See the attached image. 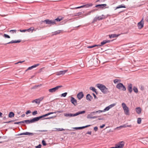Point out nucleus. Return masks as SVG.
Instances as JSON below:
<instances>
[{"label":"nucleus","mask_w":148,"mask_h":148,"mask_svg":"<svg viewBox=\"0 0 148 148\" xmlns=\"http://www.w3.org/2000/svg\"><path fill=\"white\" fill-rule=\"evenodd\" d=\"M96 86L104 94H108L110 92L108 89L105 85L102 84H97Z\"/></svg>","instance_id":"f257e3e1"},{"label":"nucleus","mask_w":148,"mask_h":148,"mask_svg":"<svg viewBox=\"0 0 148 148\" xmlns=\"http://www.w3.org/2000/svg\"><path fill=\"white\" fill-rule=\"evenodd\" d=\"M116 88L123 91H125L126 90V88L125 86L121 83H119L117 84L116 86Z\"/></svg>","instance_id":"f03ea898"},{"label":"nucleus","mask_w":148,"mask_h":148,"mask_svg":"<svg viewBox=\"0 0 148 148\" xmlns=\"http://www.w3.org/2000/svg\"><path fill=\"white\" fill-rule=\"evenodd\" d=\"M122 105L125 114L127 115H129V110L127 106L124 103H123L122 104Z\"/></svg>","instance_id":"7ed1b4c3"},{"label":"nucleus","mask_w":148,"mask_h":148,"mask_svg":"<svg viewBox=\"0 0 148 148\" xmlns=\"http://www.w3.org/2000/svg\"><path fill=\"white\" fill-rule=\"evenodd\" d=\"M43 22L46 23V24L48 25H52L55 24V21L53 20H50L49 19H47L44 20L43 21H42Z\"/></svg>","instance_id":"20e7f679"},{"label":"nucleus","mask_w":148,"mask_h":148,"mask_svg":"<svg viewBox=\"0 0 148 148\" xmlns=\"http://www.w3.org/2000/svg\"><path fill=\"white\" fill-rule=\"evenodd\" d=\"M144 21L143 18L138 23L137 26L138 29H141L143 27Z\"/></svg>","instance_id":"39448f33"},{"label":"nucleus","mask_w":148,"mask_h":148,"mask_svg":"<svg viewBox=\"0 0 148 148\" xmlns=\"http://www.w3.org/2000/svg\"><path fill=\"white\" fill-rule=\"evenodd\" d=\"M92 3H91L90 4H87L86 5H84L80 6H79L77 7H76L74 8H73V9H79L81 8H83L84 7H86V8H88L89 7L92 6Z\"/></svg>","instance_id":"423d86ee"},{"label":"nucleus","mask_w":148,"mask_h":148,"mask_svg":"<svg viewBox=\"0 0 148 148\" xmlns=\"http://www.w3.org/2000/svg\"><path fill=\"white\" fill-rule=\"evenodd\" d=\"M124 143L123 141L119 142L118 144H116L115 146L116 148H122L124 146Z\"/></svg>","instance_id":"0eeeda50"},{"label":"nucleus","mask_w":148,"mask_h":148,"mask_svg":"<svg viewBox=\"0 0 148 148\" xmlns=\"http://www.w3.org/2000/svg\"><path fill=\"white\" fill-rule=\"evenodd\" d=\"M71 102L75 106L77 104V100L73 97H71Z\"/></svg>","instance_id":"6e6552de"},{"label":"nucleus","mask_w":148,"mask_h":148,"mask_svg":"<svg viewBox=\"0 0 148 148\" xmlns=\"http://www.w3.org/2000/svg\"><path fill=\"white\" fill-rule=\"evenodd\" d=\"M106 5V4H98L95 5V7L103 9Z\"/></svg>","instance_id":"1a4fd4ad"},{"label":"nucleus","mask_w":148,"mask_h":148,"mask_svg":"<svg viewBox=\"0 0 148 148\" xmlns=\"http://www.w3.org/2000/svg\"><path fill=\"white\" fill-rule=\"evenodd\" d=\"M68 70H65L64 71H60L59 72H57L56 73V75H64L65 73H66L67 71Z\"/></svg>","instance_id":"9d476101"},{"label":"nucleus","mask_w":148,"mask_h":148,"mask_svg":"<svg viewBox=\"0 0 148 148\" xmlns=\"http://www.w3.org/2000/svg\"><path fill=\"white\" fill-rule=\"evenodd\" d=\"M84 96V95L82 92L79 93L77 95V98L79 100L81 99Z\"/></svg>","instance_id":"9b49d317"},{"label":"nucleus","mask_w":148,"mask_h":148,"mask_svg":"<svg viewBox=\"0 0 148 148\" xmlns=\"http://www.w3.org/2000/svg\"><path fill=\"white\" fill-rule=\"evenodd\" d=\"M127 88L129 92L131 93L132 92V84H130L128 85Z\"/></svg>","instance_id":"f8f14e48"},{"label":"nucleus","mask_w":148,"mask_h":148,"mask_svg":"<svg viewBox=\"0 0 148 148\" xmlns=\"http://www.w3.org/2000/svg\"><path fill=\"white\" fill-rule=\"evenodd\" d=\"M36 122L34 118L30 120H26V123L27 124L30 123H34Z\"/></svg>","instance_id":"ddd939ff"},{"label":"nucleus","mask_w":148,"mask_h":148,"mask_svg":"<svg viewBox=\"0 0 148 148\" xmlns=\"http://www.w3.org/2000/svg\"><path fill=\"white\" fill-rule=\"evenodd\" d=\"M34 134L32 133L29 132H25L21 133L18 135V136L22 135H31L32 136L34 135Z\"/></svg>","instance_id":"4468645a"},{"label":"nucleus","mask_w":148,"mask_h":148,"mask_svg":"<svg viewBox=\"0 0 148 148\" xmlns=\"http://www.w3.org/2000/svg\"><path fill=\"white\" fill-rule=\"evenodd\" d=\"M110 41H111L110 40H103L102 42H101V45H98V46H102L107 43L110 42Z\"/></svg>","instance_id":"2eb2a0df"},{"label":"nucleus","mask_w":148,"mask_h":148,"mask_svg":"<svg viewBox=\"0 0 148 148\" xmlns=\"http://www.w3.org/2000/svg\"><path fill=\"white\" fill-rule=\"evenodd\" d=\"M21 41V40H12L10 42H9L7 43L4 44L6 45H7L8 44H12V43H19V42H20Z\"/></svg>","instance_id":"dca6fc26"},{"label":"nucleus","mask_w":148,"mask_h":148,"mask_svg":"<svg viewBox=\"0 0 148 148\" xmlns=\"http://www.w3.org/2000/svg\"><path fill=\"white\" fill-rule=\"evenodd\" d=\"M92 99V97L90 94H88L86 95V99L87 100L90 101Z\"/></svg>","instance_id":"f3484780"},{"label":"nucleus","mask_w":148,"mask_h":148,"mask_svg":"<svg viewBox=\"0 0 148 148\" xmlns=\"http://www.w3.org/2000/svg\"><path fill=\"white\" fill-rule=\"evenodd\" d=\"M75 114H72L71 113H64V115L65 116H69V117H72L75 116Z\"/></svg>","instance_id":"a211bd4d"},{"label":"nucleus","mask_w":148,"mask_h":148,"mask_svg":"<svg viewBox=\"0 0 148 148\" xmlns=\"http://www.w3.org/2000/svg\"><path fill=\"white\" fill-rule=\"evenodd\" d=\"M136 110L137 113L138 114H140L141 113L142 110L140 107H138L136 108Z\"/></svg>","instance_id":"6ab92c4d"},{"label":"nucleus","mask_w":148,"mask_h":148,"mask_svg":"<svg viewBox=\"0 0 148 148\" xmlns=\"http://www.w3.org/2000/svg\"><path fill=\"white\" fill-rule=\"evenodd\" d=\"M44 117V115H43L40 116L34 117V118L35 119L36 121V122L38 121L41 119H42Z\"/></svg>","instance_id":"aec40b11"},{"label":"nucleus","mask_w":148,"mask_h":148,"mask_svg":"<svg viewBox=\"0 0 148 148\" xmlns=\"http://www.w3.org/2000/svg\"><path fill=\"white\" fill-rule=\"evenodd\" d=\"M132 127V125H126L125 124H124L122 125H121L119 127H116V129L119 128H121V127Z\"/></svg>","instance_id":"412c9836"},{"label":"nucleus","mask_w":148,"mask_h":148,"mask_svg":"<svg viewBox=\"0 0 148 148\" xmlns=\"http://www.w3.org/2000/svg\"><path fill=\"white\" fill-rule=\"evenodd\" d=\"M119 36V35L116 34H112L111 35H109V37L110 38H115L118 37Z\"/></svg>","instance_id":"4be33fe9"},{"label":"nucleus","mask_w":148,"mask_h":148,"mask_svg":"<svg viewBox=\"0 0 148 148\" xmlns=\"http://www.w3.org/2000/svg\"><path fill=\"white\" fill-rule=\"evenodd\" d=\"M98 20L100 21L102 20L105 18L104 16L103 15H102L101 16L97 17Z\"/></svg>","instance_id":"5701e85b"},{"label":"nucleus","mask_w":148,"mask_h":148,"mask_svg":"<svg viewBox=\"0 0 148 148\" xmlns=\"http://www.w3.org/2000/svg\"><path fill=\"white\" fill-rule=\"evenodd\" d=\"M86 112L85 111H79L78 112H77L76 113H75V116H77L80 114H84Z\"/></svg>","instance_id":"b1692460"},{"label":"nucleus","mask_w":148,"mask_h":148,"mask_svg":"<svg viewBox=\"0 0 148 148\" xmlns=\"http://www.w3.org/2000/svg\"><path fill=\"white\" fill-rule=\"evenodd\" d=\"M98 10V9H94L89 11L87 14H86V16L89 15L91 13L95 12V11Z\"/></svg>","instance_id":"393cba45"},{"label":"nucleus","mask_w":148,"mask_h":148,"mask_svg":"<svg viewBox=\"0 0 148 148\" xmlns=\"http://www.w3.org/2000/svg\"><path fill=\"white\" fill-rule=\"evenodd\" d=\"M14 116V114L13 112H9V113L8 114V117L9 118H12Z\"/></svg>","instance_id":"a878e982"},{"label":"nucleus","mask_w":148,"mask_h":148,"mask_svg":"<svg viewBox=\"0 0 148 148\" xmlns=\"http://www.w3.org/2000/svg\"><path fill=\"white\" fill-rule=\"evenodd\" d=\"M90 89L91 90H92L93 91L95 92L97 94V90L95 89V88L93 87H91L90 88Z\"/></svg>","instance_id":"bb28decb"},{"label":"nucleus","mask_w":148,"mask_h":148,"mask_svg":"<svg viewBox=\"0 0 148 148\" xmlns=\"http://www.w3.org/2000/svg\"><path fill=\"white\" fill-rule=\"evenodd\" d=\"M110 109V108L108 106L106 107L103 110H99V111L101 112H104Z\"/></svg>","instance_id":"cd10ccee"},{"label":"nucleus","mask_w":148,"mask_h":148,"mask_svg":"<svg viewBox=\"0 0 148 148\" xmlns=\"http://www.w3.org/2000/svg\"><path fill=\"white\" fill-rule=\"evenodd\" d=\"M61 32V30L57 31L53 33V35H56L59 34Z\"/></svg>","instance_id":"c85d7f7f"},{"label":"nucleus","mask_w":148,"mask_h":148,"mask_svg":"<svg viewBox=\"0 0 148 148\" xmlns=\"http://www.w3.org/2000/svg\"><path fill=\"white\" fill-rule=\"evenodd\" d=\"M62 87V86L60 85V86H56L55 87H54V90L55 92L56 90H57L58 89H59L60 88H61Z\"/></svg>","instance_id":"c756f323"},{"label":"nucleus","mask_w":148,"mask_h":148,"mask_svg":"<svg viewBox=\"0 0 148 148\" xmlns=\"http://www.w3.org/2000/svg\"><path fill=\"white\" fill-rule=\"evenodd\" d=\"M34 28L33 27H32L29 29H26V30L27 31H28V32H32L34 30Z\"/></svg>","instance_id":"7c9ffc66"},{"label":"nucleus","mask_w":148,"mask_h":148,"mask_svg":"<svg viewBox=\"0 0 148 148\" xmlns=\"http://www.w3.org/2000/svg\"><path fill=\"white\" fill-rule=\"evenodd\" d=\"M121 8H126L125 6L124 5L122 4L120 5H119L118 7H117L116 9H119Z\"/></svg>","instance_id":"2f4dec72"},{"label":"nucleus","mask_w":148,"mask_h":148,"mask_svg":"<svg viewBox=\"0 0 148 148\" xmlns=\"http://www.w3.org/2000/svg\"><path fill=\"white\" fill-rule=\"evenodd\" d=\"M90 116L89 115H88L87 118L88 119H93L96 118L98 117L97 116Z\"/></svg>","instance_id":"473e14b6"},{"label":"nucleus","mask_w":148,"mask_h":148,"mask_svg":"<svg viewBox=\"0 0 148 148\" xmlns=\"http://www.w3.org/2000/svg\"><path fill=\"white\" fill-rule=\"evenodd\" d=\"M133 90L134 92L136 93H137L138 92V88L135 86H134L133 88Z\"/></svg>","instance_id":"72a5a7b5"},{"label":"nucleus","mask_w":148,"mask_h":148,"mask_svg":"<svg viewBox=\"0 0 148 148\" xmlns=\"http://www.w3.org/2000/svg\"><path fill=\"white\" fill-rule=\"evenodd\" d=\"M62 18H58L55 19L54 20H53V21H55V24H56V21L57 22H60V21L62 20Z\"/></svg>","instance_id":"f704fd0d"},{"label":"nucleus","mask_w":148,"mask_h":148,"mask_svg":"<svg viewBox=\"0 0 148 148\" xmlns=\"http://www.w3.org/2000/svg\"><path fill=\"white\" fill-rule=\"evenodd\" d=\"M41 86V84L38 85H35L34 86H33L32 88L31 89H35L36 88L38 87H39Z\"/></svg>","instance_id":"c9c22d12"},{"label":"nucleus","mask_w":148,"mask_h":148,"mask_svg":"<svg viewBox=\"0 0 148 148\" xmlns=\"http://www.w3.org/2000/svg\"><path fill=\"white\" fill-rule=\"evenodd\" d=\"M98 112H100L99 110V111L92 112L90 113V114H88V115H89L90 116H92V115L95 114V113H98Z\"/></svg>","instance_id":"e433bc0d"},{"label":"nucleus","mask_w":148,"mask_h":148,"mask_svg":"<svg viewBox=\"0 0 148 148\" xmlns=\"http://www.w3.org/2000/svg\"><path fill=\"white\" fill-rule=\"evenodd\" d=\"M121 80L120 79H116L114 80V83L116 84V83H118L119 82H121Z\"/></svg>","instance_id":"4c0bfd02"},{"label":"nucleus","mask_w":148,"mask_h":148,"mask_svg":"<svg viewBox=\"0 0 148 148\" xmlns=\"http://www.w3.org/2000/svg\"><path fill=\"white\" fill-rule=\"evenodd\" d=\"M84 12L82 13V12H79L76 14H74V16H79V15H81L83 14Z\"/></svg>","instance_id":"58836bf2"},{"label":"nucleus","mask_w":148,"mask_h":148,"mask_svg":"<svg viewBox=\"0 0 148 148\" xmlns=\"http://www.w3.org/2000/svg\"><path fill=\"white\" fill-rule=\"evenodd\" d=\"M3 36L5 38H10V36L9 35L5 34H4L3 35Z\"/></svg>","instance_id":"ea45409f"},{"label":"nucleus","mask_w":148,"mask_h":148,"mask_svg":"<svg viewBox=\"0 0 148 148\" xmlns=\"http://www.w3.org/2000/svg\"><path fill=\"white\" fill-rule=\"evenodd\" d=\"M98 45H93L91 46H89L87 47V48H92L93 47H98Z\"/></svg>","instance_id":"a19ab883"},{"label":"nucleus","mask_w":148,"mask_h":148,"mask_svg":"<svg viewBox=\"0 0 148 148\" xmlns=\"http://www.w3.org/2000/svg\"><path fill=\"white\" fill-rule=\"evenodd\" d=\"M48 91L49 92L51 93H53L55 92L54 88L49 89Z\"/></svg>","instance_id":"79ce46f5"},{"label":"nucleus","mask_w":148,"mask_h":148,"mask_svg":"<svg viewBox=\"0 0 148 148\" xmlns=\"http://www.w3.org/2000/svg\"><path fill=\"white\" fill-rule=\"evenodd\" d=\"M141 119L140 118H138L137 119V123L138 124H140L141 123Z\"/></svg>","instance_id":"37998d69"},{"label":"nucleus","mask_w":148,"mask_h":148,"mask_svg":"<svg viewBox=\"0 0 148 148\" xmlns=\"http://www.w3.org/2000/svg\"><path fill=\"white\" fill-rule=\"evenodd\" d=\"M74 128L76 129V130H81L84 129L83 126L79 127H75Z\"/></svg>","instance_id":"c03bdc74"},{"label":"nucleus","mask_w":148,"mask_h":148,"mask_svg":"<svg viewBox=\"0 0 148 148\" xmlns=\"http://www.w3.org/2000/svg\"><path fill=\"white\" fill-rule=\"evenodd\" d=\"M34 102L36 103H39V102L38 101V99H36L35 100H33L32 101V103H34Z\"/></svg>","instance_id":"a18cd8bd"},{"label":"nucleus","mask_w":148,"mask_h":148,"mask_svg":"<svg viewBox=\"0 0 148 148\" xmlns=\"http://www.w3.org/2000/svg\"><path fill=\"white\" fill-rule=\"evenodd\" d=\"M34 66H30V67H28V69L26 70L25 71V72L29 70H31L33 68H34L33 67Z\"/></svg>","instance_id":"49530a36"},{"label":"nucleus","mask_w":148,"mask_h":148,"mask_svg":"<svg viewBox=\"0 0 148 148\" xmlns=\"http://www.w3.org/2000/svg\"><path fill=\"white\" fill-rule=\"evenodd\" d=\"M42 143L43 146H45L47 145V143H46L45 141L44 140L42 141Z\"/></svg>","instance_id":"de8ad7c7"},{"label":"nucleus","mask_w":148,"mask_h":148,"mask_svg":"<svg viewBox=\"0 0 148 148\" xmlns=\"http://www.w3.org/2000/svg\"><path fill=\"white\" fill-rule=\"evenodd\" d=\"M63 112H64V111L62 110L57 111H56L55 112H56V113H62Z\"/></svg>","instance_id":"09e8293b"},{"label":"nucleus","mask_w":148,"mask_h":148,"mask_svg":"<svg viewBox=\"0 0 148 148\" xmlns=\"http://www.w3.org/2000/svg\"><path fill=\"white\" fill-rule=\"evenodd\" d=\"M67 94V92H65L64 93H62L61 95V97H66Z\"/></svg>","instance_id":"8fccbe9b"},{"label":"nucleus","mask_w":148,"mask_h":148,"mask_svg":"<svg viewBox=\"0 0 148 148\" xmlns=\"http://www.w3.org/2000/svg\"><path fill=\"white\" fill-rule=\"evenodd\" d=\"M16 30L15 29V30H11L10 31V32L11 33H16Z\"/></svg>","instance_id":"3c124183"},{"label":"nucleus","mask_w":148,"mask_h":148,"mask_svg":"<svg viewBox=\"0 0 148 148\" xmlns=\"http://www.w3.org/2000/svg\"><path fill=\"white\" fill-rule=\"evenodd\" d=\"M38 114V112L36 110H35L32 113V114L33 115H35Z\"/></svg>","instance_id":"603ef678"},{"label":"nucleus","mask_w":148,"mask_h":148,"mask_svg":"<svg viewBox=\"0 0 148 148\" xmlns=\"http://www.w3.org/2000/svg\"><path fill=\"white\" fill-rule=\"evenodd\" d=\"M98 20L97 19V17H95L93 20V21H92V23H94L95 22L97 21Z\"/></svg>","instance_id":"864d4df0"},{"label":"nucleus","mask_w":148,"mask_h":148,"mask_svg":"<svg viewBox=\"0 0 148 148\" xmlns=\"http://www.w3.org/2000/svg\"><path fill=\"white\" fill-rule=\"evenodd\" d=\"M43 98H44V97H42L40 98L39 99H38V101L39 103H40V101H42L43 99Z\"/></svg>","instance_id":"5fc2aeb1"},{"label":"nucleus","mask_w":148,"mask_h":148,"mask_svg":"<svg viewBox=\"0 0 148 148\" xmlns=\"http://www.w3.org/2000/svg\"><path fill=\"white\" fill-rule=\"evenodd\" d=\"M115 105H116V104L115 103H113V104H112L109 105V107L110 108H111L112 107H114V106Z\"/></svg>","instance_id":"6e6d98bb"},{"label":"nucleus","mask_w":148,"mask_h":148,"mask_svg":"<svg viewBox=\"0 0 148 148\" xmlns=\"http://www.w3.org/2000/svg\"><path fill=\"white\" fill-rule=\"evenodd\" d=\"M57 130L59 131H62L65 130L63 128H58L57 129Z\"/></svg>","instance_id":"4d7b16f0"},{"label":"nucleus","mask_w":148,"mask_h":148,"mask_svg":"<svg viewBox=\"0 0 148 148\" xmlns=\"http://www.w3.org/2000/svg\"><path fill=\"white\" fill-rule=\"evenodd\" d=\"M42 145L41 144H39L38 146H36L35 147L36 148H41Z\"/></svg>","instance_id":"13d9d810"},{"label":"nucleus","mask_w":148,"mask_h":148,"mask_svg":"<svg viewBox=\"0 0 148 148\" xmlns=\"http://www.w3.org/2000/svg\"><path fill=\"white\" fill-rule=\"evenodd\" d=\"M39 65H40V64H34V65H33L32 66H34L33 67L34 68L36 67L37 66H39Z\"/></svg>","instance_id":"bf43d9fd"},{"label":"nucleus","mask_w":148,"mask_h":148,"mask_svg":"<svg viewBox=\"0 0 148 148\" xmlns=\"http://www.w3.org/2000/svg\"><path fill=\"white\" fill-rule=\"evenodd\" d=\"M14 122V121L13 120H11L8 121L4 122V123H9L12 122Z\"/></svg>","instance_id":"052dcab7"},{"label":"nucleus","mask_w":148,"mask_h":148,"mask_svg":"<svg viewBox=\"0 0 148 148\" xmlns=\"http://www.w3.org/2000/svg\"><path fill=\"white\" fill-rule=\"evenodd\" d=\"M21 124V121L15 122L14 123V124Z\"/></svg>","instance_id":"680f3d73"},{"label":"nucleus","mask_w":148,"mask_h":148,"mask_svg":"<svg viewBox=\"0 0 148 148\" xmlns=\"http://www.w3.org/2000/svg\"><path fill=\"white\" fill-rule=\"evenodd\" d=\"M31 111L29 110H28L27 111V112H26L25 113L26 114H29L31 113Z\"/></svg>","instance_id":"e2e57ef3"},{"label":"nucleus","mask_w":148,"mask_h":148,"mask_svg":"<svg viewBox=\"0 0 148 148\" xmlns=\"http://www.w3.org/2000/svg\"><path fill=\"white\" fill-rule=\"evenodd\" d=\"M25 61V60H24V61H20L17 62H16V63H15V64H18V63H22V62H24Z\"/></svg>","instance_id":"0e129e2a"},{"label":"nucleus","mask_w":148,"mask_h":148,"mask_svg":"<svg viewBox=\"0 0 148 148\" xmlns=\"http://www.w3.org/2000/svg\"><path fill=\"white\" fill-rule=\"evenodd\" d=\"M94 130L95 131H97V130H98V127L97 126L95 127L94 128Z\"/></svg>","instance_id":"69168bd1"},{"label":"nucleus","mask_w":148,"mask_h":148,"mask_svg":"<svg viewBox=\"0 0 148 148\" xmlns=\"http://www.w3.org/2000/svg\"><path fill=\"white\" fill-rule=\"evenodd\" d=\"M19 31L21 32H25L27 31V30H26V29H24V30H23L20 29V30H19Z\"/></svg>","instance_id":"338daca9"},{"label":"nucleus","mask_w":148,"mask_h":148,"mask_svg":"<svg viewBox=\"0 0 148 148\" xmlns=\"http://www.w3.org/2000/svg\"><path fill=\"white\" fill-rule=\"evenodd\" d=\"M92 94L93 95L95 99H97L98 98L96 96V95H95L94 93H93Z\"/></svg>","instance_id":"774afa93"}]
</instances>
